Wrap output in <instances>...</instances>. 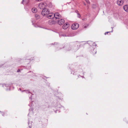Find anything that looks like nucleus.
Wrapping results in <instances>:
<instances>
[{"mask_svg":"<svg viewBox=\"0 0 128 128\" xmlns=\"http://www.w3.org/2000/svg\"><path fill=\"white\" fill-rule=\"evenodd\" d=\"M35 16L36 20H38L40 18V16L38 14H36Z\"/></svg>","mask_w":128,"mask_h":128,"instance_id":"obj_14","label":"nucleus"},{"mask_svg":"<svg viewBox=\"0 0 128 128\" xmlns=\"http://www.w3.org/2000/svg\"><path fill=\"white\" fill-rule=\"evenodd\" d=\"M96 46V45L95 44V46Z\"/></svg>","mask_w":128,"mask_h":128,"instance_id":"obj_28","label":"nucleus"},{"mask_svg":"<svg viewBox=\"0 0 128 128\" xmlns=\"http://www.w3.org/2000/svg\"><path fill=\"white\" fill-rule=\"evenodd\" d=\"M50 12L48 8H44L43 9L41 12V14L43 16H47Z\"/></svg>","mask_w":128,"mask_h":128,"instance_id":"obj_1","label":"nucleus"},{"mask_svg":"<svg viewBox=\"0 0 128 128\" xmlns=\"http://www.w3.org/2000/svg\"><path fill=\"white\" fill-rule=\"evenodd\" d=\"M109 32H106L104 34L105 35H106V34H107Z\"/></svg>","mask_w":128,"mask_h":128,"instance_id":"obj_20","label":"nucleus"},{"mask_svg":"<svg viewBox=\"0 0 128 128\" xmlns=\"http://www.w3.org/2000/svg\"><path fill=\"white\" fill-rule=\"evenodd\" d=\"M42 0H36V1L38 2H40L42 1Z\"/></svg>","mask_w":128,"mask_h":128,"instance_id":"obj_19","label":"nucleus"},{"mask_svg":"<svg viewBox=\"0 0 128 128\" xmlns=\"http://www.w3.org/2000/svg\"><path fill=\"white\" fill-rule=\"evenodd\" d=\"M48 6L49 8H52L54 7V6L52 5V3L50 2L48 4Z\"/></svg>","mask_w":128,"mask_h":128,"instance_id":"obj_12","label":"nucleus"},{"mask_svg":"<svg viewBox=\"0 0 128 128\" xmlns=\"http://www.w3.org/2000/svg\"><path fill=\"white\" fill-rule=\"evenodd\" d=\"M64 22V20L63 19H60L58 21V24L60 25L62 24Z\"/></svg>","mask_w":128,"mask_h":128,"instance_id":"obj_8","label":"nucleus"},{"mask_svg":"<svg viewBox=\"0 0 128 128\" xmlns=\"http://www.w3.org/2000/svg\"><path fill=\"white\" fill-rule=\"evenodd\" d=\"M124 9L126 12H128V5H125L124 6Z\"/></svg>","mask_w":128,"mask_h":128,"instance_id":"obj_10","label":"nucleus"},{"mask_svg":"<svg viewBox=\"0 0 128 128\" xmlns=\"http://www.w3.org/2000/svg\"><path fill=\"white\" fill-rule=\"evenodd\" d=\"M117 3L118 5L121 6L123 5V1L122 0H118Z\"/></svg>","mask_w":128,"mask_h":128,"instance_id":"obj_7","label":"nucleus"},{"mask_svg":"<svg viewBox=\"0 0 128 128\" xmlns=\"http://www.w3.org/2000/svg\"><path fill=\"white\" fill-rule=\"evenodd\" d=\"M86 2H88V0H85Z\"/></svg>","mask_w":128,"mask_h":128,"instance_id":"obj_24","label":"nucleus"},{"mask_svg":"<svg viewBox=\"0 0 128 128\" xmlns=\"http://www.w3.org/2000/svg\"><path fill=\"white\" fill-rule=\"evenodd\" d=\"M34 26L35 27H38V26L36 25H36H34Z\"/></svg>","mask_w":128,"mask_h":128,"instance_id":"obj_22","label":"nucleus"},{"mask_svg":"<svg viewBox=\"0 0 128 128\" xmlns=\"http://www.w3.org/2000/svg\"><path fill=\"white\" fill-rule=\"evenodd\" d=\"M54 17L56 18L59 19L61 17V15L58 12H56L54 14Z\"/></svg>","mask_w":128,"mask_h":128,"instance_id":"obj_5","label":"nucleus"},{"mask_svg":"<svg viewBox=\"0 0 128 128\" xmlns=\"http://www.w3.org/2000/svg\"><path fill=\"white\" fill-rule=\"evenodd\" d=\"M69 26V24L68 23H66L63 26L62 28L66 30L67 29Z\"/></svg>","mask_w":128,"mask_h":128,"instance_id":"obj_6","label":"nucleus"},{"mask_svg":"<svg viewBox=\"0 0 128 128\" xmlns=\"http://www.w3.org/2000/svg\"><path fill=\"white\" fill-rule=\"evenodd\" d=\"M31 98H32V97H31H31H30V96L29 97V98H30V99H32Z\"/></svg>","mask_w":128,"mask_h":128,"instance_id":"obj_25","label":"nucleus"},{"mask_svg":"<svg viewBox=\"0 0 128 128\" xmlns=\"http://www.w3.org/2000/svg\"><path fill=\"white\" fill-rule=\"evenodd\" d=\"M24 91H25L26 93H30V92L28 90H24Z\"/></svg>","mask_w":128,"mask_h":128,"instance_id":"obj_17","label":"nucleus"},{"mask_svg":"<svg viewBox=\"0 0 128 128\" xmlns=\"http://www.w3.org/2000/svg\"><path fill=\"white\" fill-rule=\"evenodd\" d=\"M60 36H64V35H63H63H61V34H60Z\"/></svg>","mask_w":128,"mask_h":128,"instance_id":"obj_21","label":"nucleus"},{"mask_svg":"<svg viewBox=\"0 0 128 128\" xmlns=\"http://www.w3.org/2000/svg\"><path fill=\"white\" fill-rule=\"evenodd\" d=\"M46 4L44 2H42L39 4L38 7L40 9H42L46 7Z\"/></svg>","mask_w":128,"mask_h":128,"instance_id":"obj_2","label":"nucleus"},{"mask_svg":"<svg viewBox=\"0 0 128 128\" xmlns=\"http://www.w3.org/2000/svg\"><path fill=\"white\" fill-rule=\"evenodd\" d=\"M29 127L30 128H31V127H30V126H29Z\"/></svg>","mask_w":128,"mask_h":128,"instance_id":"obj_26","label":"nucleus"},{"mask_svg":"<svg viewBox=\"0 0 128 128\" xmlns=\"http://www.w3.org/2000/svg\"><path fill=\"white\" fill-rule=\"evenodd\" d=\"M28 2L29 0H23L22 3L24 4H26L28 3Z\"/></svg>","mask_w":128,"mask_h":128,"instance_id":"obj_9","label":"nucleus"},{"mask_svg":"<svg viewBox=\"0 0 128 128\" xmlns=\"http://www.w3.org/2000/svg\"><path fill=\"white\" fill-rule=\"evenodd\" d=\"M29 121H28V123H29Z\"/></svg>","mask_w":128,"mask_h":128,"instance_id":"obj_30","label":"nucleus"},{"mask_svg":"<svg viewBox=\"0 0 128 128\" xmlns=\"http://www.w3.org/2000/svg\"><path fill=\"white\" fill-rule=\"evenodd\" d=\"M32 12L33 13H36L37 12L38 10L36 8H33L32 9Z\"/></svg>","mask_w":128,"mask_h":128,"instance_id":"obj_11","label":"nucleus"},{"mask_svg":"<svg viewBox=\"0 0 128 128\" xmlns=\"http://www.w3.org/2000/svg\"><path fill=\"white\" fill-rule=\"evenodd\" d=\"M49 24H54V22L52 20H50L49 21Z\"/></svg>","mask_w":128,"mask_h":128,"instance_id":"obj_13","label":"nucleus"},{"mask_svg":"<svg viewBox=\"0 0 128 128\" xmlns=\"http://www.w3.org/2000/svg\"><path fill=\"white\" fill-rule=\"evenodd\" d=\"M55 112H56V111H55Z\"/></svg>","mask_w":128,"mask_h":128,"instance_id":"obj_29","label":"nucleus"},{"mask_svg":"<svg viewBox=\"0 0 128 128\" xmlns=\"http://www.w3.org/2000/svg\"><path fill=\"white\" fill-rule=\"evenodd\" d=\"M20 70H18V71H17V72H19L20 71Z\"/></svg>","mask_w":128,"mask_h":128,"instance_id":"obj_23","label":"nucleus"},{"mask_svg":"<svg viewBox=\"0 0 128 128\" xmlns=\"http://www.w3.org/2000/svg\"><path fill=\"white\" fill-rule=\"evenodd\" d=\"M2 115L3 116H4V115H3V114H2Z\"/></svg>","mask_w":128,"mask_h":128,"instance_id":"obj_27","label":"nucleus"},{"mask_svg":"<svg viewBox=\"0 0 128 128\" xmlns=\"http://www.w3.org/2000/svg\"><path fill=\"white\" fill-rule=\"evenodd\" d=\"M79 26V25L78 24L74 23L72 25L71 28L72 30H76L77 29Z\"/></svg>","mask_w":128,"mask_h":128,"instance_id":"obj_3","label":"nucleus"},{"mask_svg":"<svg viewBox=\"0 0 128 128\" xmlns=\"http://www.w3.org/2000/svg\"><path fill=\"white\" fill-rule=\"evenodd\" d=\"M54 14L52 13H49L47 16V17L49 19H52L54 17Z\"/></svg>","mask_w":128,"mask_h":128,"instance_id":"obj_4","label":"nucleus"},{"mask_svg":"<svg viewBox=\"0 0 128 128\" xmlns=\"http://www.w3.org/2000/svg\"><path fill=\"white\" fill-rule=\"evenodd\" d=\"M96 51L95 49L93 48V51H92V52L93 54H96Z\"/></svg>","mask_w":128,"mask_h":128,"instance_id":"obj_15","label":"nucleus"},{"mask_svg":"<svg viewBox=\"0 0 128 128\" xmlns=\"http://www.w3.org/2000/svg\"><path fill=\"white\" fill-rule=\"evenodd\" d=\"M77 14H78V16H77L78 17V18H80L81 17L80 15L79 14H78V13Z\"/></svg>","mask_w":128,"mask_h":128,"instance_id":"obj_16","label":"nucleus"},{"mask_svg":"<svg viewBox=\"0 0 128 128\" xmlns=\"http://www.w3.org/2000/svg\"><path fill=\"white\" fill-rule=\"evenodd\" d=\"M86 25L84 26V28H87V27L88 26V24H86Z\"/></svg>","mask_w":128,"mask_h":128,"instance_id":"obj_18","label":"nucleus"}]
</instances>
